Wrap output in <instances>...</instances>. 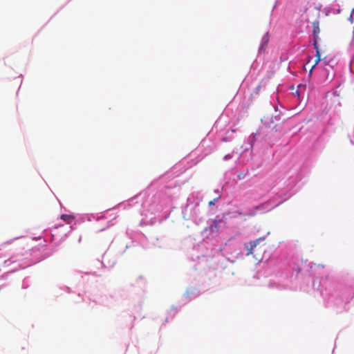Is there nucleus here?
Listing matches in <instances>:
<instances>
[{
  "mask_svg": "<svg viewBox=\"0 0 354 354\" xmlns=\"http://www.w3.org/2000/svg\"><path fill=\"white\" fill-rule=\"evenodd\" d=\"M313 25V33L314 37V47L317 49V39L320 32L319 22V21H314L312 23Z\"/></svg>",
  "mask_w": 354,
  "mask_h": 354,
  "instance_id": "f257e3e1",
  "label": "nucleus"
},
{
  "mask_svg": "<svg viewBox=\"0 0 354 354\" xmlns=\"http://www.w3.org/2000/svg\"><path fill=\"white\" fill-rule=\"evenodd\" d=\"M260 239H257L253 241H250L249 245H245L246 249H247V255H251L254 254V249L257 248V246L259 244Z\"/></svg>",
  "mask_w": 354,
  "mask_h": 354,
  "instance_id": "f03ea898",
  "label": "nucleus"
},
{
  "mask_svg": "<svg viewBox=\"0 0 354 354\" xmlns=\"http://www.w3.org/2000/svg\"><path fill=\"white\" fill-rule=\"evenodd\" d=\"M268 42H269V36H268V33L267 32L262 37L261 45L259 48V51H265L266 47L267 46Z\"/></svg>",
  "mask_w": 354,
  "mask_h": 354,
  "instance_id": "7ed1b4c3",
  "label": "nucleus"
},
{
  "mask_svg": "<svg viewBox=\"0 0 354 354\" xmlns=\"http://www.w3.org/2000/svg\"><path fill=\"white\" fill-rule=\"evenodd\" d=\"M316 57H317V59L315 62V64L310 67V71H309V74L310 75L312 74V71H313V69L315 67V66L321 61V58H320V53H319V49H316Z\"/></svg>",
  "mask_w": 354,
  "mask_h": 354,
  "instance_id": "20e7f679",
  "label": "nucleus"
},
{
  "mask_svg": "<svg viewBox=\"0 0 354 354\" xmlns=\"http://www.w3.org/2000/svg\"><path fill=\"white\" fill-rule=\"evenodd\" d=\"M61 218L63 221H66V223L70 224L72 222V221L74 219V217L73 216L68 215V214H62L61 216Z\"/></svg>",
  "mask_w": 354,
  "mask_h": 354,
  "instance_id": "39448f33",
  "label": "nucleus"
},
{
  "mask_svg": "<svg viewBox=\"0 0 354 354\" xmlns=\"http://www.w3.org/2000/svg\"><path fill=\"white\" fill-rule=\"evenodd\" d=\"M245 176V174H243V173H241L238 175V178L239 179L241 180V179H243Z\"/></svg>",
  "mask_w": 354,
  "mask_h": 354,
  "instance_id": "423d86ee",
  "label": "nucleus"
},
{
  "mask_svg": "<svg viewBox=\"0 0 354 354\" xmlns=\"http://www.w3.org/2000/svg\"><path fill=\"white\" fill-rule=\"evenodd\" d=\"M214 224L215 228L218 229V221H214Z\"/></svg>",
  "mask_w": 354,
  "mask_h": 354,
  "instance_id": "0eeeda50",
  "label": "nucleus"
},
{
  "mask_svg": "<svg viewBox=\"0 0 354 354\" xmlns=\"http://www.w3.org/2000/svg\"><path fill=\"white\" fill-rule=\"evenodd\" d=\"M214 201H215V200L210 201L209 202V205H210V206H211V205H214Z\"/></svg>",
  "mask_w": 354,
  "mask_h": 354,
  "instance_id": "6e6552de",
  "label": "nucleus"
}]
</instances>
